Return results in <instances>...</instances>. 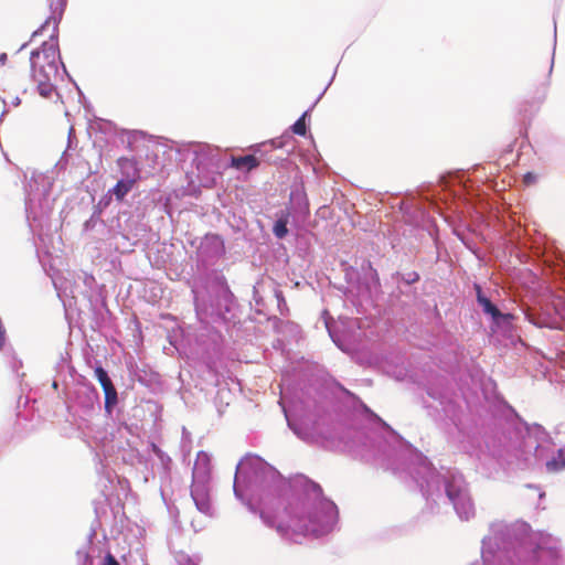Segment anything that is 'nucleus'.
<instances>
[{"mask_svg":"<svg viewBox=\"0 0 565 565\" xmlns=\"http://www.w3.org/2000/svg\"><path fill=\"white\" fill-rule=\"evenodd\" d=\"M307 500L290 503L282 512L271 515L269 495L280 497L289 482L267 461H238L234 478V493L239 500L245 489L259 488L263 522L275 527L285 536L303 535L322 537L339 529V510L337 504L322 495L321 487L302 478Z\"/></svg>","mask_w":565,"mask_h":565,"instance_id":"nucleus-1","label":"nucleus"},{"mask_svg":"<svg viewBox=\"0 0 565 565\" xmlns=\"http://www.w3.org/2000/svg\"><path fill=\"white\" fill-rule=\"evenodd\" d=\"M559 542L526 523L495 524L482 542L481 563L472 565H559Z\"/></svg>","mask_w":565,"mask_h":565,"instance_id":"nucleus-2","label":"nucleus"},{"mask_svg":"<svg viewBox=\"0 0 565 565\" xmlns=\"http://www.w3.org/2000/svg\"><path fill=\"white\" fill-rule=\"evenodd\" d=\"M396 467L393 471L402 469L416 482L427 501L439 505L449 503L461 520H469L475 515V504L469 484L461 472L455 468L445 467L438 461H392Z\"/></svg>","mask_w":565,"mask_h":565,"instance_id":"nucleus-3","label":"nucleus"},{"mask_svg":"<svg viewBox=\"0 0 565 565\" xmlns=\"http://www.w3.org/2000/svg\"><path fill=\"white\" fill-rule=\"evenodd\" d=\"M65 0H50L51 15L39 31L52 26L53 33L49 41L43 42L40 49L33 51L30 56V64L33 79L38 84V92L44 98H52L56 95L53 81L58 73L60 50L56 38L57 25L64 13Z\"/></svg>","mask_w":565,"mask_h":565,"instance_id":"nucleus-4","label":"nucleus"},{"mask_svg":"<svg viewBox=\"0 0 565 565\" xmlns=\"http://www.w3.org/2000/svg\"><path fill=\"white\" fill-rule=\"evenodd\" d=\"M511 461H480L477 471L488 479L505 480L510 477Z\"/></svg>","mask_w":565,"mask_h":565,"instance_id":"nucleus-5","label":"nucleus"},{"mask_svg":"<svg viewBox=\"0 0 565 565\" xmlns=\"http://www.w3.org/2000/svg\"><path fill=\"white\" fill-rule=\"evenodd\" d=\"M210 492L211 487H191V497L196 509L207 516H213L214 508Z\"/></svg>","mask_w":565,"mask_h":565,"instance_id":"nucleus-6","label":"nucleus"},{"mask_svg":"<svg viewBox=\"0 0 565 565\" xmlns=\"http://www.w3.org/2000/svg\"><path fill=\"white\" fill-rule=\"evenodd\" d=\"M95 376L102 385L105 394V407L107 411H110V408L117 404V391L107 372L102 366H97L95 369Z\"/></svg>","mask_w":565,"mask_h":565,"instance_id":"nucleus-7","label":"nucleus"},{"mask_svg":"<svg viewBox=\"0 0 565 565\" xmlns=\"http://www.w3.org/2000/svg\"><path fill=\"white\" fill-rule=\"evenodd\" d=\"M210 461H194L192 487H211Z\"/></svg>","mask_w":565,"mask_h":565,"instance_id":"nucleus-8","label":"nucleus"},{"mask_svg":"<svg viewBox=\"0 0 565 565\" xmlns=\"http://www.w3.org/2000/svg\"><path fill=\"white\" fill-rule=\"evenodd\" d=\"M260 164L258 158H256L254 154H247V156H241L235 157L233 156L231 158V167L244 171L249 172L256 168H258Z\"/></svg>","mask_w":565,"mask_h":565,"instance_id":"nucleus-9","label":"nucleus"},{"mask_svg":"<svg viewBox=\"0 0 565 565\" xmlns=\"http://www.w3.org/2000/svg\"><path fill=\"white\" fill-rule=\"evenodd\" d=\"M476 292H477V301L482 307L484 313L490 315L494 320H498L502 317L500 310L494 306L490 299H488L481 290V287L479 285L475 286Z\"/></svg>","mask_w":565,"mask_h":565,"instance_id":"nucleus-10","label":"nucleus"},{"mask_svg":"<svg viewBox=\"0 0 565 565\" xmlns=\"http://www.w3.org/2000/svg\"><path fill=\"white\" fill-rule=\"evenodd\" d=\"M137 178L119 180L113 189V193L117 200L121 201L127 193L134 188Z\"/></svg>","mask_w":565,"mask_h":565,"instance_id":"nucleus-11","label":"nucleus"},{"mask_svg":"<svg viewBox=\"0 0 565 565\" xmlns=\"http://www.w3.org/2000/svg\"><path fill=\"white\" fill-rule=\"evenodd\" d=\"M288 216V213L281 214V216L275 222L273 232L277 238H284L287 235Z\"/></svg>","mask_w":565,"mask_h":565,"instance_id":"nucleus-12","label":"nucleus"},{"mask_svg":"<svg viewBox=\"0 0 565 565\" xmlns=\"http://www.w3.org/2000/svg\"><path fill=\"white\" fill-rule=\"evenodd\" d=\"M542 469L547 473H556L565 470V461H545Z\"/></svg>","mask_w":565,"mask_h":565,"instance_id":"nucleus-13","label":"nucleus"},{"mask_svg":"<svg viewBox=\"0 0 565 565\" xmlns=\"http://www.w3.org/2000/svg\"><path fill=\"white\" fill-rule=\"evenodd\" d=\"M306 116L307 113H305L291 127L294 134L299 136H305L307 134V127H306Z\"/></svg>","mask_w":565,"mask_h":565,"instance_id":"nucleus-14","label":"nucleus"},{"mask_svg":"<svg viewBox=\"0 0 565 565\" xmlns=\"http://www.w3.org/2000/svg\"><path fill=\"white\" fill-rule=\"evenodd\" d=\"M106 479L109 483H113L114 479H116L122 489L125 488V486L127 483V480H125V479L121 480L116 473L113 475L111 472H107Z\"/></svg>","mask_w":565,"mask_h":565,"instance_id":"nucleus-15","label":"nucleus"},{"mask_svg":"<svg viewBox=\"0 0 565 565\" xmlns=\"http://www.w3.org/2000/svg\"><path fill=\"white\" fill-rule=\"evenodd\" d=\"M100 565H120L119 562L111 555V554H107Z\"/></svg>","mask_w":565,"mask_h":565,"instance_id":"nucleus-16","label":"nucleus"},{"mask_svg":"<svg viewBox=\"0 0 565 565\" xmlns=\"http://www.w3.org/2000/svg\"><path fill=\"white\" fill-rule=\"evenodd\" d=\"M178 563L179 565H198L195 562L183 554L178 557Z\"/></svg>","mask_w":565,"mask_h":565,"instance_id":"nucleus-17","label":"nucleus"},{"mask_svg":"<svg viewBox=\"0 0 565 565\" xmlns=\"http://www.w3.org/2000/svg\"><path fill=\"white\" fill-rule=\"evenodd\" d=\"M524 183L527 184V185H531V184H534L536 182V175L532 172H527L525 175H524Z\"/></svg>","mask_w":565,"mask_h":565,"instance_id":"nucleus-18","label":"nucleus"},{"mask_svg":"<svg viewBox=\"0 0 565 565\" xmlns=\"http://www.w3.org/2000/svg\"><path fill=\"white\" fill-rule=\"evenodd\" d=\"M243 459L249 460V459H260L257 455L254 454H246Z\"/></svg>","mask_w":565,"mask_h":565,"instance_id":"nucleus-19","label":"nucleus"},{"mask_svg":"<svg viewBox=\"0 0 565 565\" xmlns=\"http://www.w3.org/2000/svg\"><path fill=\"white\" fill-rule=\"evenodd\" d=\"M8 60V55L6 53L0 55V64L4 65Z\"/></svg>","mask_w":565,"mask_h":565,"instance_id":"nucleus-20","label":"nucleus"},{"mask_svg":"<svg viewBox=\"0 0 565 565\" xmlns=\"http://www.w3.org/2000/svg\"><path fill=\"white\" fill-rule=\"evenodd\" d=\"M248 509H249L252 512H254V511H255L254 507H253L250 503H248Z\"/></svg>","mask_w":565,"mask_h":565,"instance_id":"nucleus-21","label":"nucleus"},{"mask_svg":"<svg viewBox=\"0 0 565 565\" xmlns=\"http://www.w3.org/2000/svg\"><path fill=\"white\" fill-rule=\"evenodd\" d=\"M119 162H129L128 159H120Z\"/></svg>","mask_w":565,"mask_h":565,"instance_id":"nucleus-22","label":"nucleus"}]
</instances>
